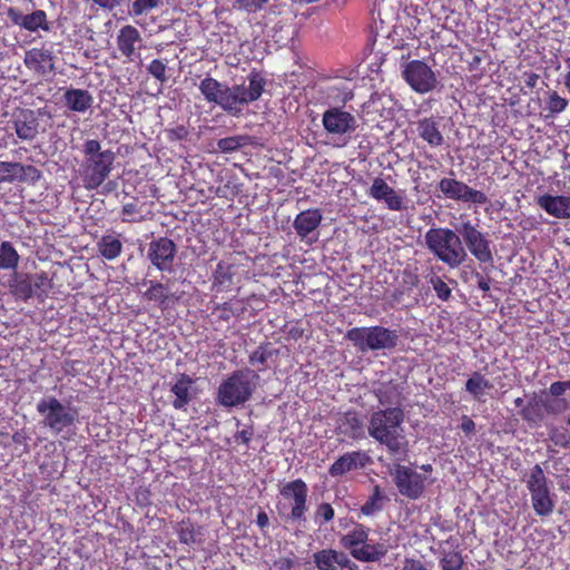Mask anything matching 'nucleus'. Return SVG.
I'll use <instances>...</instances> for the list:
<instances>
[{
    "mask_svg": "<svg viewBox=\"0 0 570 570\" xmlns=\"http://www.w3.org/2000/svg\"><path fill=\"white\" fill-rule=\"evenodd\" d=\"M431 284L436 293V296L442 301H448L451 296V288L440 277L435 276L431 278Z\"/></svg>",
    "mask_w": 570,
    "mask_h": 570,
    "instance_id": "de8ad7c7",
    "label": "nucleus"
},
{
    "mask_svg": "<svg viewBox=\"0 0 570 570\" xmlns=\"http://www.w3.org/2000/svg\"><path fill=\"white\" fill-rule=\"evenodd\" d=\"M180 540L187 544L194 543L196 541V534L190 525H184L181 527L179 531Z\"/></svg>",
    "mask_w": 570,
    "mask_h": 570,
    "instance_id": "5fc2aeb1",
    "label": "nucleus"
},
{
    "mask_svg": "<svg viewBox=\"0 0 570 570\" xmlns=\"http://www.w3.org/2000/svg\"><path fill=\"white\" fill-rule=\"evenodd\" d=\"M24 63L29 69L42 75L49 73L55 69L52 52L43 48H32L27 51Z\"/></svg>",
    "mask_w": 570,
    "mask_h": 570,
    "instance_id": "b1692460",
    "label": "nucleus"
},
{
    "mask_svg": "<svg viewBox=\"0 0 570 570\" xmlns=\"http://www.w3.org/2000/svg\"><path fill=\"white\" fill-rule=\"evenodd\" d=\"M335 559H336V568H338V567L345 568L351 564V561L347 558V556L345 553L336 551V550H335Z\"/></svg>",
    "mask_w": 570,
    "mask_h": 570,
    "instance_id": "13d9d810",
    "label": "nucleus"
},
{
    "mask_svg": "<svg viewBox=\"0 0 570 570\" xmlns=\"http://www.w3.org/2000/svg\"><path fill=\"white\" fill-rule=\"evenodd\" d=\"M522 417L529 422L538 423L542 420L541 401L533 400L522 409Z\"/></svg>",
    "mask_w": 570,
    "mask_h": 570,
    "instance_id": "58836bf2",
    "label": "nucleus"
},
{
    "mask_svg": "<svg viewBox=\"0 0 570 570\" xmlns=\"http://www.w3.org/2000/svg\"><path fill=\"white\" fill-rule=\"evenodd\" d=\"M478 287L483 291V292H488L490 291V284L487 279L484 278H480L479 282H478Z\"/></svg>",
    "mask_w": 570,
    "mask_h": 570,
    "instance_id": "0e129e2a",
    "label": "nucleus"
},
{
    "mask_svg": "<svg viewBox=\"0 0 570 570\" xmlns=\"http://www.w3.org/2000/svg\"><path fill=\"white\" fill-rule=\"evenodd\" d=\"M253 432L250 430L244 429L236 434V439L240 440L244 443H247L252 439Z\"/></svg>",
    "mask_w": 570,
    "mask_h": 570,
    "instance_id": "052dcab7",
    "label": "nucleus"
},
{
    "mask_svg": "<svg viewBox=\"0 0 570 570\" xmlns=\"http://www.w3.org/2000/svg\"><path fill=\"white\" fill-rule=\"evenodd\" d=\"M142 41L141 35L137 28L127 24L124 26L117 36V47L121 55L128 60H134L137 48Z\"/></svg>",
    "mask_w": 570,
    "mask_h": 570,
    "instance_id": "5701e85b",
    "label": "nucleus"
},
{
    "mask_svg": "<svg viewBox=\"0 0 570 570\" xmlns=\"http://www.w3.org/2000/svg\"><path fill=\"white\" fill-rule=\"evenodd\" d=\"M230 279L229 267L224 265L223 263H218L217 268L215 271V281L219 284H224L225 281Z\"/></svg>",
    "mask_w": 570,
    "mask_h": 570,
    "instance_id": "864d4df0",
    "label": "nucleus"
},
{
    "mask_svg": "<svg viewBox=\"0 0 570 570\" xmlns=\"http://www.w3.org/2000/svg\"><path fill=\"white\" fill-rule=\"evenodd\" d=\"M379 403L387 407H401L402 393L395 384H384L377 391Z\"/></svg>",
    "mask_w": 570,
    "mask_h": 570,
    "instance_id": "c85d7f7f",
    "label": "nucleus"
},
{
    "mask_svg": "<svg viewBox=\"0 0 570 570\" xmlns=\"http://www.w3.org/2000/svg\"><path fill=\"white\" fill-rule=\"evenodd\" d=\"M442 194L450 199L483 205L488 197L480 190L472 189L466 184L452 178H443L439 183Z\"/></svg>",
    "mask_w": 570,
    "mask_h": 570,
    "instance_id": "4468645a",
    "label": "nucleus"
},
{
    "mask_svg": "<svg viewBox=\"0 0 570 570\" xmlns=\"http://www.w3.org/2000/svg\"><path fill=\"white\" fill-rule=\"evenodd\" d=\"M248 83H242L229 87L228 112L236 115L240 111V106L257 100L264 89V79L258 73L248 76Z\"/></svg>",
    "mask_w": 570,
    "mask_h": 570,
    "instance_id": "9b49d317",
    "label": "nucleus"
},
{
    "mask_svg": "<svg viewBox=\"0 0 570 570\" xmlns=\"http://www.w3.org/2000/svg\"><path fill=\"white\" fill-rule=\"evenodd\" d=\"M568 107V100L557 91H551L548 97L547 108L551 114H560Z\"/></svg>",
    "mask_w": 570,
    "mask_h": 570,
    "instance_id": "ea45409f",
    "label": "nucleus"
},
{
    "mask_svg": "<svg viewBox=\"0 0 570 570\" xmlns=\"http://www.w3.org/2000/svg\"><path fill=\"white\" fill-rule=\"evenodd\" d=\"M62 100L68 110L77 114L88 112L95 101L92 95L88 90L79 88H67L63 92Z\"/></svg>",
    "mask_w": 570,
    "mask_h": 570,
    "instance_id": "4be33fe9",
    "label": "nucleus"
},
{
    "mask_svg": "<svg viewBox=\"0 0 570 570\" xmlns=\"http://www.w3.org/2000/svg\"><path fill=\"white\" fill-rule=\"evenodd\" d=\"M389 551V546L385 542L372 543L368 540L357 550H353V558L361 562H376L380 561Z\"/></svg>",
    "mask_w": 570,
    "mask_h": 570,
    "instance_id": "bb28decb",
    "label": "nucleus"
},
{
    "mask_svg": "<svg viewBox=\"0 0 570 570\" xmlns=\"http://www.w3.org/2000/svg\"><path fill=\"white\" fill-rule=\"evenodd\" d=\"M269 0H236L240 9H244L248 12H255L268 2Z\"/></svg>",
    "mask_w": 570,
    "mask_h": 570,
    "instance_id": "3c124183",
    "label": "nucleus"
},
{
    "mask_svg": "<svg viewBox=\"0 0 570 570\" xmlns=\"http://www.w3.org/2000/svg\"><path fill=\"white\" fill-rule=\"evenodd\" d=\"M199 90L208 102H215L228 112V86L207 77L200 81Z\"/></svg>",
    "mask_w": 570,
    "mask_h": 570,
    "instance_id": "aec40b11",
    "label": "nucleus"
},
{
    "mask_svg": "<svg viewBox=\"0 0 570 570\" xmlns=\"http://www.w3.org/2000/svg\"><path fill=\"white\" fill-rule=\"evenodd\" d=\"M191 380L187 375H181V377L173 385L171 392L175 395V400L173 401V405L175 409L185 407L190 400V386Z\"/></svg>",
    "mask_w": 570,
    "mask_h": 570,
    "instance_id": "c756f323",
    "label": "nucleus"
},
{
    "mask_svg": "<svg viewBox=\"0 0 570 570\" xmlns=\"http://www.w3.org/2000/svg\"><path fill=\"white\" fill-rule=\"evenodd\" d=\"M334 518V509L328 503H322L317 507L315 512V522L322 524L328 522Z\"/></svg>",
    "mask_w": 570,
    "mask_h": 570,
    "instance_id": "c03bdc74",
    "label": "nucleus"
},
{
    "mask_svg": "<svg viewBox=\"0 0 570 570\" xmlns=\"http://www.w3.org/2000/svg\"><path fill=\"white\" fill-rule=\"evenodd\" d=\"M542 405L544 406V409L548 413H552V414L561 413L567 409L566 401L560 400V399L551 400V401L548 400V401L543 402Z\"/></svg>",
    "mask_w": 570,
    "mask_h": 570,
    "instance_id": "8fccbe9b",
    "label": "nucleus"
},
{
    "mask_svg": "<svg viewBox=\"0 0 570 570\" xmlns=\"http://www.w3.org/2000/svg\"><path fill=\"white\" fill-rule=\"evenodd\" d=\"M258 375L252 370H240L228 376L218 387L217 401L226 407L244 404L257 385Z\"/></svg>",
    "mask_w": 570,
    "mask_h": 570,
    "instance_id": "20e7f679",
    "label": "nucleus"
},
{
    "mask_svg": "<svg viewBox=\"0 0 570 570\" xmlns=\"http://www.w3.org/2000/svg\"><path fill=\"white\" fill-rule=\"evenodd\" d=\"M475 428V424L474 422L469 419V417H464L463 421H462V424H461V429L465 432V433H471Z\"/></svg>",
    "mask_w": 570,
    "mask_h": 570,
    "instance_id": "680f3d73",
    "label": "nucleus"
},
{
    "mask_svg": "<svg viewBox=\"0 0 570 570\" xmlns=\"http://www.w3.org/2000/svg\"><path fill=\"white\" fill-rule=\"evenodd\" d=\"M20 256L10 242L0 244V268L16 269L19 265Z\"/></svg>",
    "mask_w": 570,
    "mask_h": 570,
    "instance_id": "2f4dec72",
    "label": "nucleus"
},
{
    "mask_svg": "<svg viewBox=\"0 0 570 570\" xmlns=\"http://www.w3.org/2000/svg\"><path fill=\"white\" fill-rule=\"evenodd\" d=\"M490 389L492 384L479 372H474L465 382V390L478 401H482Z\"/></svg>",
    "mask_w": 570,
    "mask_h": 570,
    "instance_id": "7c9ffc66",
    "label": "nucleus"
},
{
    "mask_svg": "<svg viewBox=\"0 0 570 570\" xmlns=\"http://www.w3.org/2000/svg\"><path fill=\"white\" fill-rule=\"evenodd\" d=\"M41 178V173L35 166L31 165H22L21 170L17 173V180L19 181H32L36 183Z\"/></svg>",
    "mask_w": 570,
    "mask_h": 570,
    "instance_id": "79ce46f5",
    "label": "nucleus"
},
{
    "mask_svg": "<svg viewBox=\"0 0 570 570\" xmlns=\"http://www.w3.org/2000/svg\"><path fill=\"white\" fill-rule=\"evenodd\" d=\"M564 86L570 91V70L564 75Z\"/></svg>",
    "mask_w": 570,
    "mask_h": 570,
    "instance_id": "69168bd1",
    "label": "nucleus"
},
{
    "mask_svg": "<svg viewBox=\"0 0 570 570\" xmlns=\"http://www.w3.org/2000/svg\"><path fill=\"white\" fill-rule=\"evenodd\" d=\"M148 71L159 81L164 82L166 80V65L163 61L153 60L148 66Z\"/></svg>",
    "mask_w": 570,
    "mask_h": 570,
    "instance_id": "09e8293b",
    "label": "nucleus"
},
{
    "mask_svg": "<svg viewBox=\"0 0 570 570\" xmlns=\"http://www.w3.org/2000/svg\"><path fill=\"white\" fill-rule=\"evenodd\" d=\"M145 296L150 299L164 304L169 295L167 288L160 283H150L149 288L145 292Z\"/></svg>",
    "mask_w": 570,
    "mask_h": 570,
    "instance_id": "4c0bfd02",
    "label": "nucleus"
},
{
    "mask_svg": "<svg viewBox=\"0 0 570 570\" xmlns=\"http://www.w3.org/2000/svg\"><path fill=\"white\" fill-rule=\"evenodd\" d=\"M175 255L176 245L169 238L161 237L149 244L148 257L159 271L171 272Z\"/></svg>",
    "mask_w": 570,
    "mask_h": 570,
    "instance_id": "dca6fc26",
    "label": "nucleus"
},
{
    "mask_svg": "<svg viewBox=\"0 0 570 570\" xmlns=\"http://www.w3.org/2000/svg\"><path fill=\"white\" fill-rule=\"evenodd\" d=\"M368 539V529L362 524H356L352 530L341 538V544L350 550L353 557V550L360 549Z\"/></svg>",
    "mask_w": 570,
    "mask_h": 570,
    "instance_id": "cd10ccee",
    "label": "nucleus"
},
{
    "mask_svg": "<svg viewBox=\"0 0 570 570\" xmlns=\"http://www.w3.org/2000/svg\"><path fill=\"white\" fill-rule=\"evenodd\" d=\"M426 248L450 268H456L466 259V252L459 235L445 227H432L424 235Z\"/></svg>",
    "mask_w": 570,
    "mask_h": 570,
    "instance_id": "f03ea898",
    "label": "nucleus"
},
{
    "mask_svg": "<svg viewBox=\"0 0 570 570\" xmlns=\"http://www.w3.org/2000/svg\"><path fill=\"white\" fill-rule=\"evenodd\" d=\"M7 16L13 24L19 26L20 28L30 32H36L39 29L45 31L49 30L47 14L43 10H36L30 14H23L16 8H9Z\"/></svg>",
    "mask_w": 570,
    "mask_h": 570,
    "instance_id": "a211bd4d",
    "label": "nucleus"
},
{
    "mask_svg": "<svg viewBox=\"0 0 570 570\" xmlns=\"http://www.w3.org/2000/svg\"><path fill=\"white\" fill-rule=\"evenodd\" d=\"M569 389V381L568 382H554L550 385L549 391L553 396H560L562 395L566 390Z\"/></svg>",
    "mask_w": 570,
    "mask_h": 570,
    "instance_id": "6e6d98bb",
    "label": "nucleus"
},
{
    "mask_svg": "<svg viewBox=\"0 0 570 570\" xmlns=\"http://www.w3.org/2000/svg\"><path fill=\"white\" fill-rule=\"evenodd\" d=\"M257 524L261 528H264L268 524V517L265 512H259L257 515Z\"/></svg>",
    "mask_w": 570,
    "mask_h": 570,
    "instance_id": "e2e57ef3",
    "label": "nucleus"
},
{
    "mask_svg": "<svg viewBox=\"0 0 570 570\" xmlns=\"http://www.w3.org/2000/svg\"><path fill=\"white\" fill-rule=\"evenodd\" d=\"M535 200L548 215L559 219L570 218V196L544 194L538 196Z\"/></svg>",
    "mask_w": 570,
    "mask_h": 570,
    "instance_id": "6ab92c4d",
    "label": "nucleus"
},
{
    "mask_svg": "<svg viewBox=\"0 0 570 570\" xmlns=\"http://www.w3.org/2000/svg\"><path fill=\"white\" fill-rule=\"evenodd\" d=\"M269 355H271L269 352L265 347L259 346L249 356V363L253 366H256L261 371L264 368L265 363Z\"/></svg>",
    "mask_w": 570,
    "mask_h": 570,
    "instance_id": "a18cd8bd",
    "label": "nucleus"
},
{
    "mask_svg": "<svg viewBox=\"0 0 570 570\" xmlns=\"http://www.w3.org/2000/svg\"><path fill=\"white\" fill-rule=\"evenodd\" d=\"M524 482L529 490L534 512L540 517L550 515L554 510V499L542 468L535 464L525 475Z\"/></svg>",
    "mask_w": 570,
    "mask_h": 570,
    "instance_id": "0eeeda50",
    "label": "nucleus"
},
{
    "mask_svg": "<svg viewBox=\"0 0 570 570\" xmlns=\"http://www.w3.org/2000/svg\"><path fill=\"white\" fill-rule=\"evenodd\" d=\"M217 146L223 153H232L242 146V138L237 136L222 138L218 140Z\"/></svg>",
    "mask_w": 570,
    "mask_h": 570,
    "instance_id": "49530a36",
    "label": "nucleus"
},
{
    "mask_svg": "<svg viewBox=\"0 0 570 570\" xmlns=\"http://www.w3.org/2000/svg\"><path fill=\"white\" fill-rule=\"evenodd\" d=\"M37 411L42 416V424L52 433L59 434L73 425L77 412L62 404L55 396H45L37 403Z\"/></svg>",
    "mask_w": 570,
    "mask_h": 570,
    "instance_id": "6e6552de",
    "label": "nucleus"
},
{
    "mask_svg": "<svg viewBox=\"0 0 570 570\" xmlns=\"http://www.w3.org/2000/svg\"><path fill=\"white\" fill-rule=\"evenodd\" d=\"M322 124L328 135L342 137L357 127L354 115L341 108H330L323 114Z\"/></svg>",
    "mask_w": 570,
    "mask_h": 570,
    "instance_id": "ddd939ff",
    "label": "nucleus"
},
{
    "mask_svg": "<svg viewBox=\"0 0 570 570\" xmlns=\"http://www.w3.org/2000/svg\"><path fill=\"white\" fill-rule=\"evenodd\" d=\"M322 218L318 209H307L296 216L293 226L299 238L311 244L315 238H311L309 235L320 226Z\"/></svg>",
    "mask_w": 570,
    "mask_h": 570,
    "instance_id": "412c9836",
    "label": "nucleus"
},
{
    "mask_svg": "<svg viewBox=\"0 0 570 570\" xmlns=\"http://www.w3.org/2000/svg\"><path fill=\"white\" fill-rule=\"evenodd\" d=\"M383 495L379 485L374 488L373 494L370 499L362 505L361 513L363 515L370 517L381 511L383 508L382 504Z\"/></svg>",
    "mask_w": 570,
    "mask_h": 570,
    "instance_id": "f704fd0d",
    "label": "nucleus"
},
{
    "mask_svg": "<svg viewBox=\"0 0 570 570\" xmlns=\"http://www.w3.org/2000/svg\"><path fill=\"white\" fill-rule=\"evenodd\" d=\"M404 412L401 407L377 410L371 414L367 431L368 435L384 444L392 454L405 452V438L402 423Z\"/></svg>",
    "mask_w": 570,
    "mask_h": 570,
    "instance_id": "f257e3e1",
    "label": "nucleus"
},
{
    "mask_svg": "<svg viewBox=\"0 0 570 570\" xmlns=\"http://www.w3.org/2000/svg\"><path fill=\"white\" fill-rule=\"evenodd\" d=\"M417 135L426 141L432 148L441 147L444 144V137L440 130L439 122L433 118H424L417 122Z\"/></svg>",
    "mask_w": 570,
    "mask_h": 570,
    "instance_id": "a878e982",
    "label": "nucleus"
},
{
    "mask_svg": "<svg viewBox=\"0 0 570 570\" xmlns=\"http://www.w3.org/2000/svg\"><path fill=\"white\" fill-rule=\"evenodd\" d=\"M346 338L365 353L368 351L392 350L397 345L399 334L383 326L354 327L346 333Z\"/></svg>",
    "mask_w": 570,
    "mask_h": 570,
    "instance_id": "39448f33",
    "label": "nucleus"
},
{
    "mask_svg": "<svg viewBox=\"0 0 570 570\" xmlns=\"http://www.w3.org/2000/svg\"><path fill=\"white\" fill-rule=\"evenodd\" d=\"M39 121L32 110H22L14 119V130L22 140H32L38 135Z\"/></svg>",
    "mask_w": 570,
    "mask_h": 570,
    "instance_id": "393cba45",
    "label": "nucleus"
},
{
    "mask_svg": "<svg viewBox=\"0 0 570 570\" xmlns=\"http://www.w3.org/2000/svg\"><path fill=\"white\" fill-rule=\"evenodd\" d=\"M402 76L406 83L419 94H428L438 85L434 71L421 60H412L405 63Z\"/></svg>",
    "mask_w": 570,
    "mask_h": 570,
    "instance_id": "9d476101",
    "label": "nucleus"
},
{
    "mask_svg": "<svg viewBox=\"0 0 570 570\" xmlns=\"http://www.w3.org/2000/svg\"><path fill=\"white\" fill-rule=\"evenodd\" d=\"M313 561L318 570H337L335 550L323 549L313 554Z\"/></svg>",
    "mask_w": 570,
    "mask_h": 570,
    "instance_id": "72a5a7b5",
    "label": "nucleus"
},
{
    "mask_svg": "<svg viewBox=\"0 0 570 570\" xmlns=\"http://www.w3.org/2000/svg\"><path fill=\"white\" fill-rule=\"evenodd\" d=\"M275 567L278 570H291V568L293 567V561L289 559H281L275 562Z\"/></svg>",
    "mask_w": 570,
    "mask_h": 570,
    "instance_id": "bf43d9fd",
    "label": "nucleus"
},
{
    "mask_svg": "<svg viewBox=\"0 0 570 570\" xmlns=\"http://www.w3.org/2000/svg\"><path fill=\"white\" fill-rule=\"evenodd\" d=\"M368 195L377 202H383L390 210L399 212L405 207L404 197L380 177L373 180Z\"/></svg>",
    "mask_w": 570,
    "mask_h": 570,
    "instance_id": "f3484780",
    "label": "nucleus"
},
{
    "mask_svg": "<svg viewBox=\"0 0 570 570\" xmlns=\"http://www.w3.org/2000/svg\"><path fill=\"white\" fill-rule=\"evenodd\" d=\"M421 469L424 470L425 472H431L432 471V466L430 464L422 465Z\"/></svg>",
    "mask_w": 570,
    "mask_h": 570,
    "instance_id": "338daca9",
    "label": "nucleus"
},
{
    "mask_svg": "<svg viewBox=\"0 0 570 570\" xmlns=\"http://www.w3.org/2000/svg\"><path fill=\"white\" fill-rule=\"evenodd\" d=\"M387 471L399 493L411 500L421 498L426 484L431 483L426 474L400 463L389 464Z\"/></svg>",
    "mask_w": 570,
    "mask_h": 570,
    "instance_id": "1a4fd4ad",
    "label": "nucleus"
},
{
    "mask_svg": "<svg viewBox=\"0 0 570 570\" xmlns=\"http://www.w3.org/2000/svg\"><path fill=\"white\" fill-rule=\"evenodd\" d=\"M99 253L106 258V259H115L118 257L121 253L122 245L121 242L116 238L115 236L107 235L101 238V240L98 243Z\"/></svg>",
    "mask_w": 570,
    "mask_h": 570,
    "instance_id": "473e14b6",
    "label": "nucleus"
},
{
    "mask_svg": "<svg viewBox=\"0 0 570 570\" xmlns=\"http://www.w3.org/2000/svg\"><path fill=\"white\" fill-rule=\"evenodd\" d=\"M18 170H21L20 163L0 161V183L17 180Z\"/></svg>",
    "mask_w": 570,
    "mask_h": 570,
    "instance_id": "c9c22d12",
    "label": "nucleus"
},
{
    "mask_svg": "<svg viewBox=\"0 0 570 570\" xmlns=\"http://www.w3.org/2000/svg\"><path fill=\"white\" fill-rule=\"evenodd\" d=\"M372 463L373 460L366 451H351L336 459L330 466L328 473L333 478H340L348 472L365 469Z\"/></svg>",
    "mask_w": 570,
    "mask_h": 570,
    "instance_id": "2eb2a0df",
    "label": "nucleus"
},
{
    "mask_svg": "<svg viewBox=\"0 0 570 570\" xmlns=\"http://www.w3.org/2000/svg\"><path fill=\"white\" fill-rule=\"evenodd\" d=\"M83 161L80 167L83 185L87 189L98 188L109 176L115 154L110 149L102 150L96 139L85 141L82 147Z\"/></svg>",
    "mask_w": 570,
    "mask_h": 570,
    "instance_id": "7ed1b4c3",
    "label": "nucleus"
},
{
    "mask_svg": "<svg viewBox=\"0 0 570 570\" xmlns=\"http://www.w3.org/2000/svg\"><path fill=\"white\" fill-rule=\"evenodd\" d=\"M462 564V557L459 552L455 551L445 552L440 560L442 570H461Z\"/></svg>",
    "mask_w": 570,
    "mask_h": 570,
    "instance_id": "e433bc0d",
    "label": "nucleus"
},
{
    "mask_svg": "<svg viewBox=\"0 0 570 570\" xmlns=\"http://www.w3.org/2000/svg\"><path fill=\"white\" fill-rule=\"evenodd\" d=\"M344 425H348L351 428V435L353 438L357 436L362 429V423L355 414H347Z\"/></svg>",
    "mask_w": 570,
    "mask_h": 570,
    "instance_id": "603ef678",
    "label": "nucleus"
},
{
    "mask_svg": "<svg viewBox=\"0 0 570 570\" xmlns=\"http://www.w3.org/2000/svg\"><path fill=\"white\" fill-rule=\"evenodd\" d=\"M462 235L470 253L481 263L492 262L493 256L490 248V242L479 232L471 222H464L458 228Z\"/></svg>",
    "mask_w": 570,
    "mask_h": 570,
    "instance_id": "f8f14e48",
    "label": "nucleus"
},
{
    "mask_svg": "<svg viewBox=\"0 0 570 570\" xmlns=\"http://www.w3.org/2000/svg\"><path fill=\"white\" fill-rule=\"evenodd\" d=\"M161 0H135L132 2V13L135 16H141L142 13L157 8Z\"/></svg>",
    "mask_w": 570,
    "mask_h": 570,
    "instance_id": "37998d69",
    "label": "nucleus"
},
{
    "mask_svg": "<svg viewBox=\"0 0 570 570\" xmlns=\"http://www.w3.org/2000/svg\"><path fill=\"white\" fill-rule=\"evenodd\" d=\"M122 222H139L142 219L141 209L137 203H128L122 206Z\"/></svg>",
    "mask_w": 570,
    "mask_h": 570,
    "instance_id": "a19ab883",
    "label": "nucleus"
},
{
    "mask_svg": "<svg viewBox=\"0 0 570 570\" xmlns=\"http://www.w3.org/2000/svg\"><path fill=\"white\" fill-rule=\"evenodd\" d=\"M401 570H426V568L420 560L405 559Z\"/></svg>",
    "mask_w": 570,
    "mask_h": 570,
    "instance_id": "4d7b16f0",
    "label": "nucleus"
},
{
    "mask_svg": "<svg viewBox=\"0 0 570 570\" xmlns=\"http://www.w3.org/2000/svg\"><path fill=\"white\" fill-rule=\"evenodd\" d=\"M514 403H515V405H517L518 407H520V406H522V405H523V400H522V399H520V397H518V399L514 401Z\"/></svg>",
    "mask_w": 570,
    "mask_h": 570,
    "instance_id": "774afa93",
    "label": "nucleus"
},
{
    "mask_svg": "<svg viewBox=\"0 0 570 570\" xmlns=\"http://www.w3.org/2000/svg\"><path fill=\"white\" fill-rule=\"evenodd\" d=\"M307 485L301 479L281 485L277 501L278 513L286 520H303L307 510Z\"/></svg>",
    "mask_w": 570,
    "mask_h": 570,
    "instance_id": "423d86ee",
    "label": "nucleus"
}]
</instances>
